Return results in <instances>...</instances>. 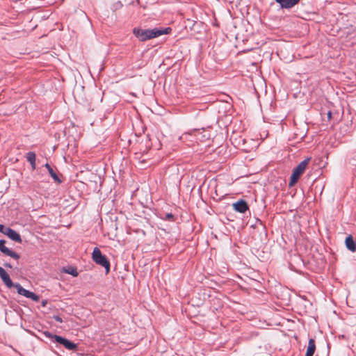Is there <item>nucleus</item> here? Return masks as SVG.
<instances>
[{
    "mask_svg": "<svg viewBox=\"0 0 356 356\" xmlns=\"http://www.w3.org/2000/svg\"><path fill=\"white\" fill-rule=\"evenodd\" d=\"M170 31L171 29L170 27L163 29L154 28L153 29L134 28L133 30L134 35L142 42L157 38L164 34H168Z\"/></svg>",
    "mask_w": 356,
    "mask_h": 356,
    "instance_id": "nucleus-1",
    "label": "nucleus"
},
{
    "mask_svg": "<svg viewBox=\"0 0 356 356\" xmlns=\"http://www.w3.org/2000/svg\"><path fill=\"white\" fill-rule=\"evenodd\" d=\"M44 335L53 343H58L68 350H76L77 349V344L61 336L52 334L48 331L44 332Z\"/></svg>",
    "mask_w": 356,
    "mask_h": 356,
    "instance_id": "nucleus-2",
    "label": "nucleus"
},
{
    "mask_svg": "<svg viewBox=\"0 0 356 356\" xmlns=\"http://www.w3.org/2000/svg\"><path fill=\"white\" fill-rule=\"evenodd\" d=\"M92 260L98 265L104 267L108 273L110 271V262L106 257L102 254L100 250L95 247L92 253Z\"/></svg>",
    "mask_w": 356,
    "mask_h": 356,
    "instance_id": "nucleus-3",
    "label": "nucleus"
},
{
    "mask_svg": "<svg viewBox=\"0 0 356 356\" xmlns=\"http://www.w3.org/2000/svg\"><path fill=\"white\" fill-rule=\"evenodd\" d=\"M13 286L17 289V291L19 295L23 296L27 298H30L35 302L39 301V299H40L39 296L36 295L33 292H31L29 290L25 289L24 288H23L21 286L20 284L15 283L13 284Z\"/></svg>",
    "mask_w": 356,
    "mask_h": 356,
    "instance_id": "nucleus-4",
    "label": "nucleus"
},
{
    "mask_svg": "<svg viewBox=\"0 0 356 356\" xmlns=\"http://www.w3.org/2000/svg\"><path fill=\"white\" fill-rule=\"evenodd\" d=\"M0 277L8 288L13 287L14 283L12 282L9 275L0 266Z\"/></svg>",
    "mask_w": 356,
    "mask_h": 356,
    "instance_id": "nucleus-5",
    "label": "nucleus"
},
{
    "mask_svg": "<svg viewBox=\"0 0 356 356\" xmlns=\"http://www.w3.org/2000/svg\"><path fill=\"white\" fill-rule=\"evenodd\" d=\"M233 207L236 211L243 213L248 210V205L245 200H241L233 204Z\"/></svg>",
    "mask_w": 356,
    "mask_h": 356,
    "instance_id": "nucleus-6",
    "label": "nucleus"
},
{
    "mask_svg": "<svg viewBox=\"0 0 356 356\" xmlns=\"http://www.w3.org/2000/svg\"><path fill=\"white\" fill-rule=\"evenodd\" d=\"M300 0H275L282 8L290 9L296 5Z\"/></svg>",
    "mask_w": 356,
    "mask_h": 356,
    "instance_id": "nucleus-7",
    "label": "nucleus"
},
{
    "mask_svg": "<svg viewBox=\"0 0 356 356\" xmlns=\"http://www.w3.org/2000/svg\"><path fill=\"white\" fill-rule=\"evenodd\" d=\"M310 159H311L310 158H307L305 160H303L302 161H301L297 165V167L294 169L293 172H295L296 173L298 174V175L300 176L305 170L307 166L309 164Z\"/></svg>",
    "mask_w": 356,
    "mask_h": 356,
    "instance_id": "nucleus-8",
    "label": "nucleus"
},
{
    "mask_svg": "<svg viewBox=\"0 0 356 356\" xmlns=\"http://www.w3.org/2000/svg\"><path fill=\"white\" fill-rule=\"evenodd\" d=\"M345 243L348 250L351 252L356 251V243L351 235H349L346 238Z\"/></svg>",
    "mask_w": 356,
    "mask_h": 356,
    "instance_id": "nucleus-9",
    "label": "nucleus"
},
{
    "mask_svg": "<svg viewBox=\"0 0 356 356\" xmlns=\"http://www.w3.org/2000/svg\"><path fill=\"white\" fill-rule=\"evenodd\" d=\"M6 236L15 242L22 243L21 236L13 229L8 231V234Z\"/></svg>",
    "mask_w": 356,
    "mask_h": 356,
    "instance_id": "nucleus-10",
    "label": "nucleus"
},
{
    "mask_svg": "<svg viewBox=\"0 0 356 356\" xmlns=\"http://www.w3.org/2000/svg\"><path fill=\"white\" fill-rule=\"evenodd\" d=\"M316 350L315 341L313 339L309 340L308 346L305 356H313Z\"/></svg>",
    "mask_w": 356,
    "mask_h": 356,
    "instance_id": "nucleus-11",
    "label": "nucleus"
},
{
    "mask_svg": "<svg viewBox=\"0 0 356 356\" xmlns=\"http://www.w3.org/2000/svg\"><path fill=\"white\" fill-rule=\"evenodd\" d=\"M26 158L27 161L30 163L32 170H35L36 168L35 154L33 152H29L26 154Z\"/></svg>",
    "mask_w": 356,
    "mask_h": 356,
    "instance_id": "nucleus-12",
    "label": "nucleus"
},
{
    "mask_svg": "<svg viewBox=\"0 0 356 356\" xmlns=\"http://www.w3.org/2000/svg\"><path fill=\"white\" fill-rule=\"evenodd\" d=\"M45 168L47 169L49 175H51V177L53 178V179L57 182V183H60L61 182V180L60 179V178L58 177V175H56V173L54 171V170L52 169V168L50 166V165L49 163H46L44 165Z\"/></svg>",
    "mask_w": 356,
    "mask_h": 356,
    "instance_id": "nucleus-13",
    "label": "nucleus"
},
{
    "mask_svg": "<svg viewBox=\"0 0 356 356\" xmlns=\"http://www.w3.org/2000/svg\"><path fill=\"white\" fill-rule=\"evenodd\" d=\"M300 177V176L298 175V174L296 173L295 172H293L290 177L289 186H292L294 184H296L299 179Z\"/></svg>",
    "mask_w": 356,
    "mask_h": 356,
    "instance_id": "nucleus-14",
    "label": "nucleus"
},
{
    "mask_svg": "<svg viewBox=\"0 0 356 356\" xmlns=\"http://www.w3.org/2000/svg\"><path fill=\"white\" fill-rule=\"evenodd\" d=\"M65 273L72 275L73 277H77L79 273L76 268L69 267L67 269L64 270Z\"/></svg>",
    "mask_w": 356,
    "mask_h": 356,
    "instance_id": "nucleus-15",
    "label": "nucleus"
},
{
    "mask_svg": "<svg viewBox=\"0 0 356 356\" xmlns=\"http://www.w3.org/2000/svg\"><path fill=\"white\" fill-rule=\"evenodd\" d=\"M8 250L9 249L5 246V241L0 240V251L5 254Z\"/></svg>",
    "mask_w": 356,
    "mask_h": 356,
    "instance_id": "nucleus-16",
    "label": "nucleus"
},
{
    "mask_svg": "<svg viewBox=\"0 0 356 356\" xmlns=\"http://www.w3.org/2000/svg\"><path fill=\"white\" fill-rule=\"evenodd\" d=\"M5 254L10 257L12 258H14L15 259H18L19 258V255L17 253L15 252L14 251L10 250V249Z\"/></svg>",
    "mask_w": 356,
    "mask_h": 356,
    "instance_id": "nucleus-17",
    "label": "nucleus"
},
{
    "mask_svg": "<svg viewBox=\"0 0 356 356\" xmlns=\"http://www.w3.org/2000/svg\"><path fill=\"white\" fill-rule=\"evenodd\" d=\"M1 227H2V229H0V232L5 235H7L8 231L11 229V228L8 227H5L3 225H1Z\"/></svg>",
    "mask_w": 356,
    "mask_h": 356,
    "instance_id": "nucleus-18",
    "label": "nucleus"
},
{
    "mask_svg": "<svg viewBox=\"0 0 356 356\" xmlns=\"http://www.w3.org/2000/svg\"><path fill=\"white\" fill-rule=\"evenodd\" d=\"M172 218H173V215L171 213H166L165 219L171 220Z\"/></svg>",
    "mask_w": 356,
    "mask_h": 356,
    "instance_id": "nucleus-19",
    "label": "nucleus"
},
{
    "mask_svg": "<svg viewBox=\"0 0 356 356\" xmlns=\"http://www.w3.org/2000/svg\"><path fill=\"white\" fill-rule=\"evenodd\" d=\"M55 319L58 322H62V319L59 316H56Z\"/></svg>",
    "mask_w": 356,
    "mask_h": 356,
    "instance_id": "nucleus-20",
    "label": "nucleus"
},
{
    "mask_svg": "<svg viewBox=\"0 0 356 356\" xmlns=\"http://www.w3.org/2000/svg\"><path fill=\"white\" fill-rule=\"evenodd\" d=\"M327 117H328V118H329V119H330V118H331V117H332V113H331V111H329V112L327 113Z\"/></svg>",
    "mask_w": 356,
    "mask_h": 356,
    "instance_id": "nucleus-21",
    "label": "nucleus"
},
{
    "mask_svg": "<svg viewBox=\"0 0 356 356\" xmlns=\"http://www.w3.org/2000/svg\"><path fill=\"white\" fill-rule=\"evenodd\" d=\"M5 266H6V267H8V268H11V267H12V266H11V265H10V264H5Z\"/></svg>",
    "mask_w": 356,
    "mask_h": 356,
    "instance_id": "nucleus-22",
    "label": "nucleus"
},
{
    "mask_svg": "<svg viewBox=\"0 0 356 356\" xmlns=\"http://www.w3.org/2000/svg\"><path fill=\"white\" fill-rule=\"evenodd\" d=\"M193 132H195V133H198V134L200 133V131H197V130L193 131Z\"/></svg>",
    "mask_w": 356,
    "mask_h": 356,
    "instance_id": "nucleus-23",
    "label": "nucleus"
},
{
    "mask_svg": "<svg viewBox=\"0 0 356 356\" xmlns=\"http://www.w3.org/2000/svg\"><path fill=\"white\" fill-rule=\"evenodd\" d=\"M186 135V134H185ZM184 134L183 136H181L180 138H182L184 137Z\"/></svg>",
    "mask_w": 356,
    "mask_h": 356,
    "instance_id": "nucleus-24",
    "label": "nucleus"
}]
</instances>
